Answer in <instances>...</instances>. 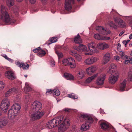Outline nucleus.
Returning a JSON list of instances; mask_svg holds the SVG:
<instances>
[{
    "mask_svg": "<svg viewBox=\"0 0 132 132\" xmlns=\"http://www.w3.org/2000/svg\"><path fill=\"white\" fill-rule=\"evenodd\" d=\"M63 122L58 128L59 132H64L69 127L70 123L69 120L64 118L63 116L55 117L47 123V127L49 128H52L58 126L61 122Z\"/></svg>",
    "mask_w": 132,
    "mask_h": 132,
    "instance_id": "1",
    "label": "nucleus"
},
{
    "mask_svg": "<svg viewBox=\"0 0 132 132\" xmlns=\"http://www.w3.org/2000/svg\"><path fill=\"white\" fill-rule=\"evenodd\" d=\"M7 9L5 6L2 5L0 10V19L7 24H15L16 21L10 18L7 12Z\"/></svg>",
    "mask_w": 132,
    "mask_h": 132,
    "instance_id": "2",
    "label": "nucleus"
},
{
    "mask_svg": "<svg viewBox=\"0 0 132 132\" xmlns=\"http://www.w3.org/2000/svg\"><path fill=\"white\" fill-rule=\"evenodd\" d=\"M80 118L86 120L85 124H82L81 126V130L82 131H85L88 130L90 124L93 122L92 118L88 114L85 113L81 114Z\"/></svg>",
    "mask_w": 132,
    "mask_h": 132,
    "instance_id": "3",
    "label": "nucleus"
},
{
    "mask_svg": "<svg viewBox=\"0 0 132 132\" xmlns=\"http://www.w3.org/2000/svg\"><path fill=\"white\" fill-rule=\"evenodd\" d=\"M21 106L18 103H15L13 104L8 111V115L9 118L12 119L16 116Z\"/></svg>",
    "mask_w": 132,
    "mask_h": 132,
    "instance_id": "4",
    "label": "nucleus"
},
{
    "mask_svg": "<svg viewBox=\"0 0 132 132\" xmlns=\"http://www.w3.org/2000/svg\"><path fill=\"white\" fill-rule=\"evenodd\" d=\"M62 64L65 65H69L71 68L76 67L75 61L72 57H70L67 59H64L62 61Z\"/></svg>",
    "mask_w": 132,
    "mask_h": 132,
    "instance_id": "5",
    "label": "nucleus"
},
{
    "mask_svg": "<svg viewBox=\"0 0 132 132\" xmlns=\"http://www.w3.org/2000/svg\"><path fill=\"white\" fill-rule=\"evenodd\" d=\"M10 103L7 98L4 99L2 101L1 105V108L4 112H6L9 106Z\"/></svg>",
    "mask_w": 132,
    "mask_h": 132,
    "instance_id": "6",
    "label": "nucleus"
},
{
    "mask_svg": "<svg viewBox=\"0 0 132 132\" xmlns=\"http://www.w3.org/2000/svg\"><path fill=\"white\" fill-rule=\"evenodd\" d=\"M101 122L100 126L102 129L106 130L109 129H112L115 131V129L114 127L110 125L108 123L106 122Z\"/></svg>",
    "mask_w": 132,
    "mask_h": 132,
    "instance_id": "7",
    "label": "nucleus"
},
{
    "mask_svg": "<svg viewBox=\"0 0 132 132\" xmlns=\"http://www.w3.org/2000/svg\"><path fill=\"white\" fill-rule=\"evenodd\" d=\"M42 106L41 103L38 101H35L32 105L31 108L34 111L40 110Z\"/></svg>",
    "mask_w": 132,
    "mask_h": 132,
    "instance_id": "8",
    "label": "nucleus"
},
{
    "mask_svg": "<svg viewBox=\"0 0 132 132\" xmlns=\"http://www.w3.org/2000/svg\"><path fill=\"white\" fill-rule=\"evenodd\" d=\"M75 3L74 0H65V7L66 10L69 11L72 8V5Z\"/></svg>",
    "mask_w": 132,
    "mask_h": 132,
    "instance_id": "9",
    "label": "nucleus"
},
{
    "mask_svg": "<svg viewBox=\"0 0 132 132\" xmlns=\"http://www.w3.org/2000/svg\"><path fill=\"white\" fill-rule=\"evenodd\" d=\"M88 47L90 51L93 52L97 53L98 50L97 49V45L94 42H91L88 44Z\"/></svg>",
    "mask_w": 132,
    "mask_h": 132,
    "instance_id": "10",
    "label": "nucleus"
},
{
    "mask_svg": "<svg viewBox=\"0 0 132 132\" xmlns=\"http://www.w3.org/2000/svg\"><path fill=\"white\" fill-rule=\"evenodd\" d=\"M96 30L100 33L103 35H106L110 33L109 30L105 29L102 27L100 26L97 27Z\"/></svg>",
    "mask_w": 132,
    "mask_h": 132,
    "instance_id": "11",
    "label": "nucleus"
},
{
    "mask_svg": "<svg viewBox=\"0 0 132 132\" xmlns=\"http://www.w3.org/2000/svg\"><path fill=\"white\" fill-rule=\"evenodd\" d=\"M106 77L105 74H102L99 76L96 80V83L98 85H102L104 82V81Z\"/></svg>",
    "mask_w": 132,
    "mask_h": 132,
    "instance_id": "12",
    "label": "nucleus"
},
{
    "mask_svg": "<svg viewBox=\"0 0 132 132\" xmlns=\"http://www.w3.org/2000/svg\"><path fill=\"white\" fill-rule=\"evenodd\" d=\"M98 60L97 57H91L86 59L84 62L87 65H90L96 62Z\"/></svg>",
    "mask_w": 132,
    "mask_h": 132,
    "instance_id": "13",
    "label": "nucleus"
},
{
    "mask_svg": "<svg viewBox=\"0 0 132 132\" xmlns=\"http://www.w3.org/2000/svg\"><path fill=\"white\" fill-rule=\"evenodd\" d=\"M5 75L6 78L10 80H13L15 78L14 72L11 71H6Z\"/></svg>",
    "mask_w": 132,
    "mask_h": 132,
    "instance_id": "14",
    "label": "nucleus"
},
{
    "mask_svg": "<svg viewBox=\"0 0 132 132\" xmlns=\"http://www.w3.org/2000/svg\"><path fill=\"white\" fill-rule=\"evenodd\" d=\"M73 48L74 49L79 52L81 51H86L88 50V49L87 50V48L86 46L82 44L78 46H74Z\"/></svg>",
    "mask_w": 132,
    "mask_h": 132,
    "instance_id": "15",
    "label": "nucleus"
},
{
    "mask_svg": "<svg viewBox=\"0 0 132 132\" xmlns=\"http://www.w3.org/2000/svg\"><path fill=\"white\" fill-rule=\"evenodd\" d=\"M116 24L117 26L118 27L120 28H124L126 27V23L122 19H119L117 20L116 19Z\"/></svg>",
    "mask_w": 132,
    "mask_h": 132,
    "instance_id": "16",
    "label": "nucleus"
},
{
    "mask_svg": "<svg viewBox=\"0 0 132 132\" xmlns=\"http://www.w3.org/2000/svg\"><path fill=\"white\" fill-rule=\"evenodd\" d=\"M97 48L103 50L108 47L109 46L108 44L105 43H100L97 45Z\"/></svg>",
    "mask_w": 132,
    "mask_h": 132,
    "instance_id": "17",
    "label": "nucleus"
},
{
    "mask_svg": "<svg viewBox=\"0 0 132 132\" xmlns=\"http://www.w3.org/2000/svg\"><path fill=\"white\" fill-rule=\"evenodd\" d=\"M94 37L95 39L98 40H108L110 39V37L102 36L97 34L94 35Z\"/></svg>",
    "mask_w": 132,
    "mask_h": 132,
    "instance_id": "18",
    "label": "nucleus"
},
{
    "mask_svg": "<svg viewBox=\"0 0 132 132\" xmlns=\"http://www.w3.org/2000/svg\"><path fill=\"white\" fill-rule=\"evenodd\" d=\"M69 53L71 55L74 56L76 59L78 61H80L81 59V56L79 54H78L76 52L74 51H70Z\"/></svg>",
    "mask_w": 132,
    "mask_h": 132,
    "instance_id": "19",
    "label": "nucleus"
},
{
    "mask_svg": "<svg viewBox=\"0 0 132 132\" xmlns=\"http://www.w3.org/2000/svg\"><path fill=\"white\" fill-rule=\"evenodd\" d=\"M110 55L109 53H108L105 54L103 57V63L105 64L107 63L110 60Z\"/></svg>",
    "mask_w": 132,
    "mask_h": 132,
    "instance_id": "20",
    "label": "nucleus"
},
{
    "mask_svg": "<svg viewBox=\"0 0 132 132\" xmlns=\"http://www.w3.org/2000/svg\"><path fill=\"white\" fill-rule=\"evenodd\" d=\"M111 74L109 77V82L110 83L114 84L116 83V73Z\"/></svg>",
    "mask_w": 132,
    "mask_h": 132,
    "instance_id": "21",
    "label": "nucleus"
},
{
    "mask_svg": "<svg viewBox=\"0 0 132 132\" xmlns=\"http://www.w3.org/2000/svg\"><path fill=\"white\" fill-rule=\"evenodd\" d=\"M115 68V65L114 64H111L110 67H109V69L107 70V72L110 73H116Z\"/></svg>",
    "mask_w": 132,
    "mask_h": 132,
    "instance_id": "22",
    "label": "nucleus"
},
{
    "mask_svg": "<svg viewBox=\"0 0 132 132\" xmlns=\"http://www.w3.org/2000/svg\"><path fill=\"white\" fill-rule=\"evenodd\" d=\"M127 82L126 79H124L123 81L120 83L119 87L120 90L121 91L125 90V88L126 87Z\"/></svg>",
    "mask_w": 132,
    "mask_h": 132,
    "instance_id": "23",
    "label": "nucleus"
},
{
    "mask_svg": "<svg viewBox=\"0 0 132 132\" xmlns=\"http://www.w3.org/2000/svg\"><path fill=\"white\" fill-rule=\"evenodd\" d=\"M7 123L6 120L4 118L0 119V128L6 125Z\"/></svg>",
    "mask_w": 132,
    "mask_h": 132,
    "instance_id": "24",
    "label": "nucleus"
},
{
    "mask_svg": "<svg viewBox=\"0 0 132 132\" xmlns=\"http://www.w3.org/2000/svg\"><path fill=\"white\" fill-rule=\"evenodd\" d=\"M74 41L76 43L80 44L82 42V39L78 34L77 36H76L74 38Z\"/></svg>",
    "mask_w": 132,
    "mask_h": 132,
    "instance_id": "25",
    "label": "nucleus"
},
{
    "mask_svg": "<svg viewBox=\"0 0 132 132\" xmlns=\"http://www.w3.org/2000/svg\"><path fill=\"white\" fill-rule=\"evenodd\" d=\"M64 76L67 80H73L74 79V77L72 75L68 73H64Z\"/></svg>",
    "mask_w": 132,
    "mask_h": 132,
    "instance_id": "26",
    "label": "nucleus"
},
{
    "mask_svg": "<svg viewBox=\"0 0 132 132\" xmlns=\"http://www.w3.org/2000/svg\"><path fill=\"white\" fill-rule=\"evenodd\" d=\"M57 38V37H56L52 38L49 39L48 42H46L45 43V44H46L48 45L52 43L56 42Z\"/></svg>",
    "mask_w": 132,
    "mask_h": 132,
    "instance_id": "27",
    "label": "nucleus"
},
{
    "mask_svg": "<svg viewBox=\"0 0 132 132\" xmlns=\"http://www.w3.org/2000/svg\"><path fill=\"white\" fill-rule=\"evenodd\" d=\"M25 85L24 92L25 93H27L31 90V88L29 86L27 82L25 83Z\"/></svg>",
    "mask_w": 132,
    "mask_h": 132,
    "instance_id": "28",
    "label": "nucleus"
},
{
    "mask_svg": "<svg viewBox=\"0 0 132 132\" xmlns=\"http://www.w3.org/2000/svg\"><path fill=\"white\" fill-rule=\"evenodd\" d=\"M98 76V74H96L92 77L88 78L86 80V82L89 83L93 79L95 78Z\"/></svg>",
    "mask_w": 132,
    "mask_h": 132,
    "instance_id": "29",
    "label": "nucleus"
},
{
    "mask_svg": "<svg viewBox=\"0 0 132 132\" xmlns=\"http://www.w3.org/2000/svg\"><path fill=\"white\" fill-rule=\"evenodd\" d=\"M37 111L36 113L37 114V115L38 116L39 119L42 116H43L45 113L44 111L43 110H37Z\"/></svg>",
    "mask_w": 132,
    "mask_h": 132,
    "instance_id": "30",
    "label": "nucleus"
},
{
    "mask_svg": "<svg viewBox=\"0 0 132 132\" xmlns=\"http://www.w3.org/2000/svg\"><path fill=\"white\" fill-rule=\"evenodd\" d=\"M127 23L129 25L132 27V16H125Z\"/></svg>",
    "mask_w": 132,
    "mask_h": 132,
    "instance_id": "31",
    "label": "nucleus"
},
{
    "mask_svg": "<svg viewBox=\"0 0 132 132\" xmlns=\"http://www.w3.org/2000/svg\"><path fill=\"white\" fill-rule=\"evenodd\" d=\"M85 72L83 70L79 71L77 75L79 79H81L84 77Z\"/></svg>",
    "mask_w": 132,
    "mask_h": 132,
    "instance_id": "32",
    "label": "nucleus"
},
{
    "mask_svg": "<svg viewBox=\"0 0 132 132\" xmlns=\"http://www.w3.org/2000/svg\"><path fill=\"white\" fill-rule=\"evenodd\" d=\"M15 88H12L11 89H9L5 94V97H7L10 95L12 92L15 91Z\"/></svg>",
    "mask_w": 132,
    "mask_h": 132,
    "instance_id": "33",
    "label": "nucleus"
},
{
    "mask_svg": "<svg viewBox=\"0 0 132 132\" xmlns=\"http://www.w3.org/2000/svg\"><path fill=\"white\" fill-rule=\"evenodd\" d=\"M30 117L31 119L33 120L39 119L36 112L34 113L31 114L30 115Z\"/></svg>",
    "mask_w": 132,
    "mask_h": 132,
    "instance_id": "34",
    "label": "nucleus"
},
{
    "mask_svg": "<svg viewBox=\"0 0 132 132\" xmlns=\"http://www.w3.org/2000/svg\"><path fill=\"white\" fill-rule=\"evenodd\" d=\"M8 6L10 7L13 6L14 4V0H6Z\"/></svg>",
    "mask_w": 132,
    "mask_h": 132,
    "instance_id": "35",
    "label": "nucleus"
},
{
    "mask_svg": "<svg viewBox=\"0 0 132 132\" xmlns=\"http://www.w3.org/2000/svg\"><path fill=\"white\" fill-rule=\"evenodd\" d=\"M53 93L54 95L56 96H59L60 94V92L57 89H55L53 90Z\"/></svg>",
    "mask_w": 132,
    "mask_h": 132,
    "instance_id": "36",
    "label": "nucleus"
},
{
    "mask_svg": "<svg viewBox=\"0 0 132 132\" xmlns=\"http://www.w3.org/2000/svg\"><path fill=\"white\" fill-rule=\"evenodd\" d=\"M46 54L45 51L43 50H40L38 53V55L39 56L42 57L44 56Z\"/></svg>",
    "mask_w": 132,
    "mask_h": 132,
    "instance_id": "37",
    "label": "nucleus"
},
{
    "mask_svg": "<svg viewBox=\"0 0 132 132\" xmlns=\"http://www.w3.org/2000/svg\"><path fill=\"white\" fill-rule=\"evenodd\" d=\"M68 96L69 97L73 99H77L78 98V97L77 96L75 95L73 93L68 94Z\"/></svg>",
    "mask_w": 132,
    "mask_h": 132,
    "instance_id": "38",
    "label": "nucleus"
},
{
    "mask_svg": "<svg viewBox=\"0 0 132 132\" xmlns=\"http://www.w3.org/2000/svg\"><path fill=\"white\" fill-rule=\"evenodd\" d=\"M55 53L58 56L59 59L60 58L63 57V55L62 53L61 52H59L57 51H55Z\"/></svg>",
    "mask_w": 132,
    "mask_h": 132,
    "instance_id": "39",
    "label": "nucleus"
},
{
    "mask_svg": "<svg viewBox=\"0 0 132 132\" xmlns=\"http://www.w3.org/2000/svg\"><path fill=\"white\" fill-rule=\"evenodd\" d=\"M128 80L132 82V72H129L128 77Z\"/></svg>",
    "mask_w": 132,
    "mask_h": 132,
    "instance_id": "40",
    "label": "nucleus"
},
{
    "mask_svg": "<svg viewBox=\"0 0 132 132\" xmlns=\"http://www.w3.org/2000/svg\"><path fill=\"white\" fill-rule=\"evenodd\" d=\"M86 71L87 73V74L88 75H90L92 73V71L91 70V68L90 67H89L87 68L86 69Z\"/></svg>",
    "mask_w": 132,
    "mask_h": 132,
    "instance_id": "41",
    "label": "nucleus"
},
{
    "mask_svg": "<svg viewBox=\"0 0 132 132\" xmlns=\"http://www.w3.org/2000/svg\"><path fill=\"white\" fill-rule=\"evenodd\" d=\"M29 64H27L25 65L23 63L22 67L23 69L24 70L27 69L29 67Z\"/></svg>",
    "mask_w": 132,
    "mask_h": 132,
    "instance_id": "42",
    "label": "nucleus"
},
{
    "mask_svg": "<svg viewBox=\"0 0 132 132\" xmlns=\"http://www.w3.org/2000/svg\"><path fill=\"white\" fill-rule=\"evenodd\" d=\"M4 87V84L2 81H0V90L3 89Z\"/></svg>",
    "mask_w": 132,
    "mask_h": 132,
    "instance_id": "43",
    "label": "nucleus"
},
{
    "mask_svg": "<svg viewBox=\"0 0 132 132\" xmlns=\"http://www.w3.org/2000/svg\"><path fill=\"white\" fill-rule=\"evenodd\" d=\"M15 62L16 65L19 67L20 68L22 67L23 63H21L19 61H16Z\"/></svg>",
    "mask_w": 132,
    "mask_h": 132,
    "instance_id": "44",
    "label": "nucleus"
},
{
    "mask_svg": "<svg viewBox=\"0 0 132 132\" xmlns=\"http://www.w3.org/2000/svg\"><path fill=\"white\" fill-rule=\"evenodd\" d=\"M109 24L111 27H113L114 28H115L116 25L113 23V22L111 21L109 22Z\"/></svg>",
    "mask_w": 132,
    "mask_h": 132,
    "instance_id": "45",
    "label": "nucleus"
},
{
    "mask_svg": "<svg viewBox=\"0 0 132 132\" xmlns=\"http://www.w3.org/2000/svg\"><path fill=\"white\" fill-rule=\"evenodd\" d=\"M40 48V47H38L37 48L33 50V51L35 53H37L39 51V49Z\"/></svg>",
    "mask_w": 132,
    "mask_h": 132,
    "instance_id": "46",
    "label": "nucleus"
},
{
    "mask_svg": "<svg viewBox=\"0 0 132 132\" xmlns=\"http://www.w3.org/2000/svg\"><path fill=\"white\" fill-rule=\"evenodd\" d=\"M21 100L20 98L19 97H16L15 98V101L16 102H19Z\"/></svg>",
    "mask_w": 132,
    "mask_h": 132,
    "instance_id": "47",
    "label": "nucleus"
},
{
    "mask_svg": "<svg viewBox=\"0 0 132 132\" xmlns=\"http://www.w3.org/2000/svg\"><path fill=\"white\" fill-rule=\"evenodd\" d=\"M50 64L51 66L54 67L55 65V63L54 61L53 60H52L50 62Z\"/></svg>",
    "mask_w": 132,
    "mask_h": 132,
    "instance_id": "48",
    "label": "nucleus"
},
{
    "mask_svg": "<svg viewBox=\"0 0 132 132\" xmlns=\"http://www.w3.org/2000/svg\"><path fill=\"white\" fill-rule=\"evenodd\" d=\"M53 90H52L51 89H47V91L46 92V94H47V93H49L50 94H51L52 93H53Z\"/></svg>",
    "mask_w": 132,
    "mask_h": 132,
    "instance_id": "49",
    "label": "nucleus"
},
{
    "mask_svg": "<svg viewBox=\"0 0 132 132\" xmlns=\"http://www.w3.org/2000/svg\"><path fill=\"white\" fill-rule=\"evenodd\" d=\"M129 41L130 40H124L123 41L122 43L125 45V47H126V45Z\"/></svg>",
    "mask_w": 132,
    "mask_h": 132,
    "instance_id": "50",
    "label": "nucleus"
},
{
    "mask_svg": "<svg viewBox=\"0 0 132 132\" xmlns=\"http://www.w3.org/2000/svg\"><path fill=\"white\" fill-rule=\"evenodd\" d=\"M117 49L118 51L120 50L121 45L120 43H118L117 45Z\"/></svg>",
    "mask_w": 132,
    "mask_h": 132,
    "instance_id": "51",
    "label": "nucleus"
},
{
    "mask_svg": "<svg viewBox=\"0 0 132 132\" xmlns=\"http://www.w3.org/2000/svg\"><path fill=\"white\" fill-rule=\"evenodd\" d=\"M91 68V70L92 71V73H93L96 70V69L95 67H90Z\"/></svg>",
    "mask_w": 132,
    "mask_h": 132,
    "instance_id": "52",
    "label": "nucleus"
},
{
    "mask_svg": "<svg viewBox=\"0 0 132 132\" xmlns=\"http://www.w3.org/2000/svg\"><path fill=\"white\" fill-rule=\"evenodd\" d=\"M119 54L121 56V57L122 58L125 55L124 52L122 51H120Z\"/></svg>",
    "mask_w": 132,
    "mask_h": 132,
    "instance_id": "53",
    "label": "nucleus"
},
{
    "mask_svg": "<svg viewBox=\"0 0 132 132\" xmlns=\"http://www.w3.org/2000/svg\"><path fill=\"white\" fill-rule=\"evenodd\" d=\"M129 63H130V61L128 60H125L123 62V63L126 64H127Z\"/></svg>",
    "mask_w": 132,
    "mask_h": 132,
    "instance_id": "54",
    "label": "nucleus"
},
{
    "mask_svg": "<svg viewBox=\"0 0 132 132\" xmlns=\"http://www.w3.org/2000/svg\"><path fill=\"white\" fill-rule=\"evenodd\" d=\"M29 1L31 4H34L36 2V0H29Z\"/></svg>",
    "mask_w": 132,
    "mask_h": 132,
    "instance_id": "55",
    "label": "nucleus"
},
{
    "mask_svg": "<svg viewBox=\"0 0 132 132\" xmlns=\"http://www.w3.org/2000/svg\"><path fill=\"white\" fill-rule=\"evenodd\" d=\"M123 59L127 60H128L129 56H127V55H125L123 56Z\"/></svg>",
    "mask_w": 132,
    "mask_h": 132,
    "instance_id": "56",
    "label": "nucleus"
},
{
    "mask_svg": "<svg viewBox=\"0 0 132 132\" xmlns=\"http://www.w3.org/2000/svg\"><path fill=\"white\" fill-rule=\"evenodd\" d=\"M119 77V74L118 73H116V81L118 79Z\"/></svg>",
    "mask_w": 132,
    "mask_h": 132,
    "instance_id": "57",
    "label": "nucleus"
},
{
    "mask_svg": "<svg viewBox=\"0 0 132 132\" xmlns=\"http://www.w3.org/2000/svg\"><path fill=\"white\" fill-rule=\"evenodd\" d=\"M7 60H8L9 62H11L12 63L13 62V60L9 58L7 59Z\"/></svg>",
    "mask_w": 132,
    "mask_h": 132,
    "instance_id": "58",
    "label": "nucleus"
},
{
    "mask_svg": "<svg viewBox=\"0 0 132 132\" xmlns=\"http://www.w3.org/2000/svg\"><path fill=\"white\" fill-rule=\"evenodd\" d=\"M124 32V31H122L119 34V36H121L122 35H123V33Z\"/></svg>",
    "mask_w": 132,
    "mask_h": 132,
    "instance_id": "59",
    "label": "nucleus"
},
{
    "mask_svg": "<svg viewBox=\"0 0 132 132\" xmlns=\"http://www.w3.org/2000/svg\"><path fill=\"white\" fill-rule=\"evenodd\" d=\"M3 56L7 60L9 58V57H8L6 55H5Z\"/></svg>",
    "mask_w": 132,
    "mask_h": 132,
    "instance_id": "60",
    "label": "nucleus"
},
{
    "mask_svg": "<svg viewBox=\"0 0 132 132\" xmlns=\"http://www.w3.org/2000/svg\"><path fill=\"white\" fill-rule=\"evenodd\" d=\"M69 109L68 108H65L63 110L65 111H68L69 110Z\"/></svg>",
    "mask_w": 132,
    "mask_h": 132,
    "instance_id": "61",
    "label": "nucleus"
},
{
    "mask_svg": "<svg viewBox=\"0 0 132 132\" xmlns=\"http://www.w3.org/2000/svg\"><path fill=\"white\" fill-rule=\"evenodd\" d=\"M41 0L43 3L44 4H45L46 2V1H47V0Z\"/></svg>",
    "mask_w": 132,
    "mask_h": 132,
    "instance_id": "62",
    "label": "nucleus"
},
{
    "mask_svg": "<svg viewBox=\"0 0 132 132\" xmlns=\"http://www.w3.org/2000/svg\"><path fill=\"white\" fill-rule=\"evenodd\" d=\"M128 59L130 60V61H132V57L131 56H129Z\"/></svg>",
    "mask_w": 132,
    "mask_h": 132,
    "instance_id": "63",
    "label": "nucleus"
},
{
    "mask_svg": "<svg viewBox=\"0 0 132 132\" xmlns=\"http://www.w3.org/2000/svg\"><path fill=\"white\" fill-rule=\"evenodd\" d=\"M119 59V57L118 56H116V60H118Z\"/></svg>",
    "mask_w": 132,
    "mask_h": 132,
    "instance_id": "64",
    "label": "nucleus"
}]
</instances>
